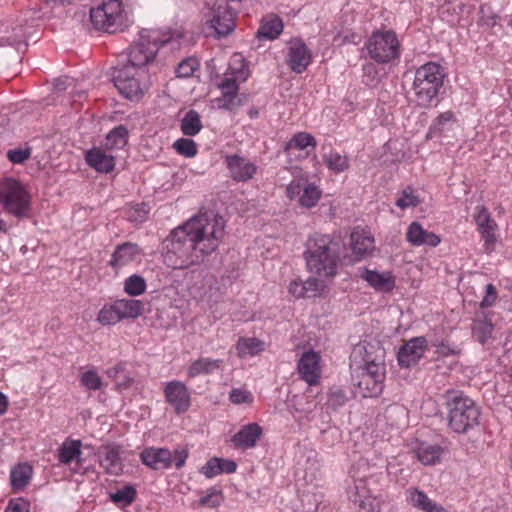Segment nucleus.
Returning a JSON list of instances; mask_svg holds the SVG:
<instances>
[{
	"mask_svg": "<svg viewBox=\"0 0 512 512\" xmlns=\"http://www.w3.org/2000/svg\"><path fill=\"white\" fill-rule=\"evenodd\" d=\"M224 226V219L213 213L192 217L164 239L165 262L174 269L201 265L218 248Z\"/></svg>",
	"mask_w": 512,
	"mask_h": 512,
	"instance_id": "f257e3e1",
	"label": "nucleus"
},
{
	"mask_svg": "<svg viewBox=\"0 0 512 512\" xmlns=\"http://www.w3.org/2000/svg\"><path fill=\"white\" fill-rule=\"evenodd\" d=\"M303 257L307 270L326 279L334 278L341 264V244L338 238L329 234L315 233L305 243Z\"/></svg>",
	"mask_w": 512,
	"mask_h": 512,
	"instance_id": "f03ea898",
	"label": "nucleus"
},
{
	"mask_svg": "<svg viewBox=\"0 0 512 512\" xmlns=\"http://www.w3.org/2000/svg\"><path fill=\"white\" fill-rule=\"evenodd\" d=\"M179 39L173 38L170 32L160 30H144L140 33L137 42L128 49L127 54L121 55L119 61L127 66L142 70L152 63L160 47L170 46L171 49L179 47Z\"/></svg>",
	"mask_w": 512,
	"mask_h": 512,
	"instance_id": "7ed1b4c3",
	"label": "nucleus"
},
{
	"mask_svg": "<svg viewBox=\"0 0 512 512\" xmlns=\"http://www.w3.org/2000/svg\"><path fill=\"white\" fill-rule=\"evenodd\" d=\"M443 398L450 430L458 434H466L479 425L480 408L463 391L449 389L444 393Z\"/></svg>",
	"mask_w": 512,
	"mask_h": 512,
	"instance_id": "20e7f679",
	"label": "nucleus"
},
{
	"mask_svg": "<svg viewBox=\"0 0 512 512\" xmlns=\"http://www.w3.org/2000/svg\"><path fill=\"white\" fill-rule=\"evenodd\" d=\"M444 77L441 65L435 62H428L417 68L412 91L418 106L428 107L437 99Z\"/></svg>",
	"mask_w": 512,
	"mask_h": 512,
	"instance_id": "39448f33",
	"label": "nucleus"
},
{
	"mask_svg": "<svg viewBox=\"0 0 512 512\" xmlns=\"http://www.w3.org/2000/svg\"><path fill=\"white\" fill-rule=\"evenodd\" d=\"M90 19L98 30L116 33L127 27L128 16L120 0H107L100 6L92 8Z\"/></svg>",
	"mask_w": 512,
	"mask_h": 512,
	"instance_id": "423d86ee",
	"label": "nucleus"
},
{
	"mask_svg": "<svg viewBox=\"0 0 512 512\" xmlns=\"http://www.w3.org/2000/svg\"><path fill=\"white\" fill-rule=\"evenodd\" d=\"M369 57L378 64H387L400 57V43L392 30L375 31L365 43Z\"/></svg>",
	"mask_w": 512,
	"mask_h": 512,
	"instance_id": "0eeeda50",
	"label": "nucleus"
},
{
	"mask_svg": "<svg viewBox=\"0 0 512 512\" xmlns=\"http://www.w3.org/2000/svg\"><path fill=\"white\" fill-rule=\"evenodd\" d=\"M2 201L4 210L19 218H27L31 210V197L17 180L7 179L2 183Z\"/></svg>",
	"mask_w": 512,
	"mask_h": 512,
	"instance_id": "6e6552de",
	"label": "nucleus"
},
{
	"mask_svg": "<svg viewBox=\"0 0 512 512\" xmlns=\"http://www.w3.org/2000/svg\"><path fill=\"white\" fill-rule=\"evenodd\" d=\"M142 70L127 66L118 61L113 67L112 80L120 94L129 100H136L143 94L140 84Z\"/></svg>",
	"mask_w": 512,
	"mask_h": 512,
	"instance_id": "1a4fd4ad",
	"label": "nucleus"
},
{
	"mask_svg": "<svg viewBox=\"0 0 512 512\" xmlns=\"http://www.w3.org/2000/svg\"><path fill=\"white\" fill-rule=\"evenodd\" d=\"M205 18L217 38L229 35L235 28V14L227 0H216L208 7Z\"/></svg>",
	"mask_w": 512,
	"mask_h": 512,
	"instance_id": "9d476101",
	"label": "nucleus"
},
{
	"mask_svg": "<svg viewBox=\"0 0 512 512\" xmlns=\"http://www.w3.org/2000/svg\"><path fill=\"white\" fill-rule=\"evenodd\" d=\"M428 348V341L424 336L413 337L406 341L397 353V361L400 367L410 368L416 365L424 356Z\"/></svg>",
	"mask_w": 512,
	"mask_h": 512,
	"instance_id": "9b49d317",
	"label": "nucleus"
},
{
	"mask_svg": "<svg viewBox=\"0 0 512 512\" xmlns=\"http://www.w3.org/2000/svg\"><path fill=\"white\" fill-rule=\"evenodd\" d=\"M163 393L166 402L173 407L177 414L188 411L191 397L187 386L183 382L179 380L166 382L164 384Z\"/></svg>",
	"mask_w": 512,
	"mask_h": 512,
	"instance_id": "f8f14e48",
	"label": "nucleus"
},
{
	"mask_svg": "<svg viewBox=\"0 0 512 512\" xmlns=\"http://www.w3.org/2000/svg\"><path fill=\"white\" fill-rule=\"evenodd\" d=\"M312 61V54L301 39H292L288 45L286 63L297 74L303 73Z\"/></svg>",
	"mask_w": 512,
	"mask_h": 512,
	"instance_id": "ddd939ff",
	"label": "nucleus"
},
{
	"mask_svg": "<svg viewBox=\"0 0 512 512\" xmlns=\"http://www.w3.org/2000/svg\"><path fill=\"white\" fill-rule=\"evenodd\" d=\"M122 448L117 443L102 444L97 452L100 466L107 474L119 475L123 471Z\"/></svg>",
	"mask_w": 512,
	"mask_h": 512,
	"instance_id": "4468645a",
	"label": "nucleus"
},
{
	"mask_svg": "<svg viewBox=\"0 0 512 512\" xmlns=\"http://www.w3.org/2000/svg\"><path fill=\"white\" fill-rule=\"evenodd\" d=\"M225 163L232 179L237 182L249 181L257 171V166L254 163L237 154L227 155Z\"/></svg>",
	"mask_w": 512,
	"mask_h": 512,
	"instance_id": "2eb2a0df",
	"label": "nucleus"
},
{
	"mask_svg": "<svg viewBox=\"0 0 512 512\" xmlns=\"http://www.w3.org/2000/svg\"><path fill=\"white\" fill-rule=\"evenodd\" d=\"M358 273L359 277L376 291L391 292L395 287V277L389 271L378 272L362 267L358 269Z\"/></svg>",
	"mask_w": 512,
	"mask_h": 512,
	"instance_id": "dca6fc26",
	"label": "nucleus"
},
{
	"mask_svg": "<svg viewBox=\"0 0 512 512\" xmlns=\"http://www.w3.org/2000/svg\"><path fill=\"white\" fill-rule=\"evenodd\" d=\"M319 361V355L313 350L305 352L298 361V372L301 378L310 386L318 383L320 377Z\"/></svg>",
	"mask_w": 512,
	"mask_h": 512,
	"instance_id": "f3484780",
	"label": "nucleus"
},
{
	"mask_svg": "<svg viewBox=\"0 0 512 512\" xmlns=\"http://www.w3.org/2000/svg\"><path fill=\"white\" fill-rule=\"evenodd\" d=\"M140 459L153 470H164L172 466V452L167 448H145L140 454Z\"/></svg>",
	"mask_w": 512,
	"mask_h": 512,
	"instance_id": "a211bd4d",
	"label": "nucleus"
},
{
	"mask_svg": "<svg viewBox=\"0 0 512 512\" xmlns=\"http://www.w3.org/2000/svg\"><path fill=\"white\" fill-rule=\"evenodd\" d=\"M261 435L262 428L257 423H250L234 434L231 442L235 448L246 450L253 448Z\"/></svg>",
	"mask_w": 512,
	"mask_h": 512,
	"instance_id": "6ab92c4d",
	"label": "nucleus"
},
{
	"mask_svg": "<svg viewBox=\"0 0 512 512\" xmlns=\"http://www.w3.org/2000/svg\"><path fill=\"white\" fill-rule=\"evenodd\" d=\"M406 239L413 246L427 245L436 247L441 241L438 235L427 231L416 221L408 226Z\"/></svg>",
	"mask_w": 512,
	"mask_h": 512,
	"instance_id": "aec40b11",
	"label": "nucleus"
},
{
	"mask_svg": "<svg viewBox=\"0 0 512 512\" xmlns=\"http://www.w3.org/2000/svg\"><path fill=\"white\" fill-rule=\"evenodd\" d=\"M222 96L218 99L219 107L232 110L240 105L239 86L235 77H225L219 84Z\"/></svg>",
	"mask_w": 512,
	"mask_h": 512,
	"instance_id": "412c9836",
	"label": "nucleus"
},
{
	"mask_svg": "<svg viewBox=\"0 0 512 512\" xmlns=\"http://www.w3.org/2000/svg\"><path fill=\"white\" fill-rule=\"evenodd\" d=\"M139 254L140 248L136 243H122L115 248L109 261V265L113 269L118 270L134 261Z\"/></svg>",
	"mask_w": 512,
	"mask_h": 512,
	"instance_id": "4be33fe9",
	"label": "nucleus"
},
{
	"mask_svg": "<svg viewBox=\"0 0 512 512\" xmlns=\"http://www.w3.org/2000/svg\"><path fill=\"white\" fill-rule=\"evenodd\" d=\"M87 164L100 173H110L115 167V158L100 148H91L85 154Z\"/></svg>",
	"mask_w": 512,
	"mask_h": 512,
	"instance_id": "5701e85b",
	"label": "nucleus"
},
{
	"mask_svg": "<svg viewBox=\"0 0 512 512\" xmlns=\"http://www.w3.org/2000/svg\"><path fill=\"white\" fill-rule=\"evenodd\" d=\"M406 495L409 504L423 512H449L417 488L408 489Z\"/></svg>",
	"mask_w": 512,
	"mask_h": 512,
	"instance_id": "b1692460",
	"label": "nucleus"
},
{
	"mask_svg": "<svg viewBox=\"0 0 512 512\" xmlns=\"http://www.w3.org/2000/svg\"><path fill=\"white\" fill-rule=\"evenodd\" d=\"M351 248L358 259L367 256L374 249V239L364 229H355L351 233Z\"/></svg>",
	"mask_w": 512,
	"mask_h": 512,
	"instance_id": "393cba45",
	"label": "nucleus"
},
{
	"mask_svg": "<svg viewBox=\"0 0 512 512\" xmlns=\"http://www.w3.org/2000/svg\"><path fill=\"white\" fill-rule=\"evenodd\" d=\"M354 386L357 387L358 393L364 397H378L383 392L384 384L378 380H374L371 376L359 373L353 377Z\"/></svg>",
	"mask_w": 512,
	"mask_h": 512,
	"instance_id": "a878e982",
	"label": "nucleus"
},
{
	"mask_svg": "<svg viewBox=\"0 0 512 512\" xmlns=\"http://www.w3.org/2000/svg\"><path fill=\"white\" fill-rule=\"evenodd\" d=\"M378 350L381 352V355H377L375 358L369 357L368 354L366 355L364 358L365 364L360 373L371 376L374 380H378L384 384L386 377V367L383 361L384 350L382 348Z\"/></svg>",
	"mask_w": 512,
	"mask_h": 512,
	"instance_id": "bb28decb",
	"label": "nucleus"
},
{
	"mask_svg": "<svg viewBox=\"0 0 512 512\" xmlns=\"http://www.w3.org/2000/svg\"><path fill=\"white\" fill-rule=\"evenodd\" d=\"M81 446L80 440L66 439L58 449V460L62 464H70L72 461L81 463Z\"/></svg>",
	"mask_w": 512,
	"mask_h": 512,
	"instance_id": "cd10ccee",
	"label": "nucleus"
},
{
	"mask_svg": "<svg viewBox=\"0 0 512 512\" xmlns=\"http://www.w3.org/2000/svg\"><path fill=\"white\" fill-rule=\"evenodd\" d=\"M222 364L221 359L199 358L190 364L187 374L190 378H195L201 374L208 375L219 369Z\"/></svg>",
	"mask_w": 512,
	"mask_h": 512,
	"instance_id": "c85d7f7f",
	"label": "nucleus"
},
{
	"mask_svg": "<svg viewBox=\"0 0 512 512\" xmlns=\"http://www.w3.org/2000/svg\"><path fill=\"white\" fill-rule=\"evenodd\" d=\"M443 449L439 445L421 443L416 450L418 460L424 465H432L440 461Z\"/></svg>",
	"mask_w": 512,
	"mask_h": 512,
	"instance_id": "c756f323",
	"label": "nucleus"
},
{
	"mask_svg": "<svg viewBox=\"0 0 512 512\" xmlns=\"http://www.w3.org/2000/svg\"><path fill=\"white\" fill-rule=\"evenodd\" d=\"M32 468L28 464H18L10 472V483L14 491L24 488L30 481Z\"/></svg>",
	"mask_w": 512,
	"mask_h": 512,
	"instance_id": "7c9ffc66",
	"label": "nucleus"
},
{
	"mask_svg": "<svg viewBox=\"0 0 512 512\" xmlns=\"http://www.w3.org/2000/svg\"><path fill=\"white\" fill-rule=\"evenodd\" d=\"M283 31V23L279 17H272L261 22L257 31L259 39L274 40Z\"/></svg>",
	"mask_w": 512,
	"mask_h": 512,
	"instance_id": "2f4dec72",
	"label": "nucleus"
},
{
	"mask_svg": "<svg viewBox=\"0 0 512 512\" xmlns=\"http://www.w3.org/2000/svg\"><path fill=\"white\" fill-rule=\"evenodd\" d=\"M128 141V130L124 125L113 128L105 137L104 147L109 150L123 148Z\"/></svg>",
	"mask_w": 512,
	"mask_h": 512,
	"instance_id": "473e14b6",
	"label": "nucleus"
},
{
	"mask_svg": "<svg viewBox=\"0 0 512 512\" xmlns=\"http://www.w3.org/2000/svg\"><path fill=\"white\" fill-rule=\"evenodd\" d=\"M115 303L122 320L126 318H137L142 314L144 309V305L140 300L119 299L116 300Z\"/></svg>",
	"mask_w": 512,
	"mask_h": 512,
	"instance_id": "72a5a7b5",
	"label": "nucleus"
},
{
	"mask_svg": "<svg viewBox=\"0 0 512 512\" xmlns=\"http://www.w3.org/2000/svg\"><path fill=\"white\" fill-rule=\"evenodd\" d=\"M181 131L185 136H195L202 129L200 115L196 110H189L181 120Z\"/></svg>",
	"mask_w": 512,
	"mask_h": 512,
	"instance_id": "f704fd0d",
	"label": "nucleus"
},
{
	"mask_svg": "<svg viewBox=\"0 0 512 512\" xmlns=\"http://www.w3.org/2000/svg\"><path fill=\"white\" fill-rule=\"evenodd\" d=\"M323 161L327 168L336 174L346 171L350 166L348 156L345 154L342 155L336 151H330L328 154L324 155Z\"/></svg>",
	"mask_w": 512,
	"mask_h": 512,
	"instance_id": "c9c22d12",
	"label": "nucleus"
},
{
	"mask_svg": "<svg viewBox=\"0 0 512 512\" xmlns=\"http://www.w3.org/2000/svg\"><path fill=\"white\" fill-rule=\"evenodd\" d=\"M366 482L363 479L356 480L354 483L355 502H359V506L367 512L375 511V499L368 495L366 491Z\"/></svg>",
	"mask_w": 512,
	"mask_h": 512,
	"instance_id": "e433bc0d",
	"label": "nucleus"
},
{
	"mask_svg": "<svg viewBox=\"0 0 512 512\" xmlns=\"http://www.w3.org/2000/svg\"><path fill=\"white\" fill-rule=\"evenodd\" d=\"M137 496L136 488L133 485H125L124 487L110 493V499L113 503L121 507L131 505Z\"/></svg>",
	"mask_w": 512,
	"mask_h": 512,
	"instance_id": "4c0bfd02",
	"label": "nucleus"
},
{
	"mask_svg": "<svg viewBox=\"0 0 512 512\" xmlns=\"http://www.w3.org/2000/svg\"><path fill=\"white\" fill-rule=\"evenodd\" d=\"M122 320L115 301L105 304L98 313L97 321L104 326L115 325Z\"/></svg>",
	"mask_w": 512,
	"mask_h": 512,
	"instance_id": "58836bf2",
	"label": "nucleus"
},
{
	"mask_svg": "<svg viewBox=\"0 0 512 512\" xmlns=\"http://www.w3.org/2000/svg\"><path fill=\"white\" fill-rule=\"evenodd\" d=\"M263 343L257 338H240L236 349L240 357L254 356L263 350Z\"/></svg>",
	"mask_w": 512,
	"mask_h": 512,
	"instance_id": "ea45409f",
	"label": "nucleus"
},
{
	"mask_svg": "<svg viewBox=\"0 0 512 512\" xmlns=\"http://www.w3.org/2000/svg\"><path fill=\"white\" fill-rule=\"evenodd\" d=\"M475 223L478 231L498 229V225L485 206H477Z\"/></svg>",
	"mask_w": 512,
	"mask_h": 512,
	"instance_id": "a19ab883",
	"label": "nucleus"
},
{
	"mask_svg": "<svg viewBox=\"0 0 512 512\" xmlns=\"http://www.w3.org/2000/svg\"><path fill=\"white\" fill-rule=\"evenodd\" d=\"M321 190L314 184H307L299 198L301 206L306 208L314 207L321 197Z\"/></svg>",
	"mask_w": 512,
	"mask_h": 512,
	"instance_id": "79ce46f5",
	"label": "nucleus"
},
{
	"mask_svg": "<svg viewBox=\"0 0 512 512\" xmlns=\"http://www.w3.org/2000/svg\"><path fill=\"white\" fill-rule=\"evenodd\" d=\"M5 33L8 35H3L1 37V45H20L25 42L26 32L21 24H17L11 27V32L6 29Z\"/></svg>",
	"mask_w": 512,
	"mask_h": 512,
	"instance_id": "37998d69",
	"label": "nucleus"
},
{
	"mask_svg": "<svg viewBox=\"0 0 512 512\" xmlns=\"http://www.w3.org/2000/svg\"><path fill=\"white\" fill-rule=\"evenodd\" d=\"M302 285L305 298L320 296L326 288L324 281L320 277H309L306 281H302Z\"/></svg>",
	"mask_w": 512,
	"mask_h": 512,
	"instance_id": "c03bdc74",
	"label": "nucleus"
},
{
	"mask_svg": "<svg viewBox=\"0 0 512 512\" xmlns=\"http://www.w3.org/2000/svg\"><path fill=\"white\" fill-rule=\"evenodd\" d=\"M316 144L317 143L313 135L306 132H298L287 143L286 149H289L290 147H295L299 150H304L309 146L315 148Z\"/></svg>",
	"mask_w": 512,
	"mask_h": 512,
	"instance_id": "a18cd8bd",
	"label": "nucleus"
},
{
	"mask_svg": "<svg viewBox=\"0 0 512 512\" xmlns=\"http://www.w3.org/2000/svg\"><path fill=\"white\" fill-rule=\"evenodd\" d=\"M420 204L419 197L414 193L411 187H406L397 198L395 205L404 210L414 208Z\"/></svg>",
	"mask_w": 512,
	"mask_h": 512,
	"instance_id": "49530a36",
	"label": "nucleus"
},
{
	"mask_svg": "<svg viewBox=\"0 0 512 512\" xmlns=\"http://www.w3.org/2000/svg\"><path fill=\"white\" fill-rule=\"evenodd\" d=\"M146 282L143 277L139 275H132L128 277L124 284L125 292L130 296H138L145 292Z\"/></svg>",
	"mask_w": 512,
	"mask_h": 512,
	"instance_id": "de8ad7c7",
	"label": "nucleus"
},
{
	"mask_svg": "<svg viewBox=\"0 0 512 512\" xmlns=\"http://www.w3.org/2000/svg\"><path fill=\"white\" fill-rule=\"evenodd\" d=\"M174 149L185 157H194L197 154V145L190 138H180L173 144Z\"/></svg>",
	"mask_w": 512,
	"mask_h": 512,
	"instance_id": "09e8293b",
	"label": "nucleus"
},
{
	"mask_svg": "<svg viewBox=\"0 0 512 512\" xmlns=\"http://www.w3.org/2000/svg\"><path fill=\"white\" fill-rule=\"evenodd\" d=\"M223 500L222 492L215 488H210L207 494L199 499V507L217 508Z\"/></svg>",
	"mask_w": 512,
	"mask_h": 512,
	"instance_id": "8fccbe9b",
	"label": "nucleus"
},
{
	"mask_svg": "<svg viewBox=\"0 0 512 512\" xmlns=\"http://www.w3.org/2000/svg\"><path fill=\"white\" fill-rule=\"evenodd\" d=\"M80 383L85 388L93 391L99 390L102 386L101 377L95 370H88L82 373Z\"/></svg>",
	"mask_w": 512,
	"mask_h": 512,
	"instance_id": "3c124183",
	"label": "nucleus"
},
{
	"mask_svg": "<svg viewBox=\"0 0 512 512\" xmlns=\"http://www.w3.org/2000/svg\"><path fill=\"white\" fill-rule=\"evenodd\" d=\"M198 68V61L195 58H186L182 60L176 70V76L179 78H187L190 77L194 71Z\"/></svg>",
	"mask_w": 512,
	"mask_h": 512,
	"instance_id": "603ef678",
	"label": "nucleus"
},
{
	"mask_svg": "<svg viewBox=\"0 0 512 512\" xmlns=\"http://www.w3.org/2000/svg\"><path fill=\"white\" fill-rule=\"evenodd\" d=\"M149 212L148 205L146 203H140L132 207L126 212V218L131 222H143Z\"/></svg>",
	"mask_w": 512,
	"mask_h": 512,
	"instance_id": "864d4df0",
	"label": "nucleus"
},
{
	"mask_svg": "<svg viewBox=\"0 0 512 512\" xmlns=\"http://www.w3.org/2000/svg\"><path fill=\"white\" fill-rule=\"evenodd\" d=\"M496 230L497 229L478 231L480 233L481 239L484 242L483 251L486 254H491L495 250L496 243L498 241L495 233Z\"/></svg>",
	"mask_w": 512,
	"mask_h": 512,
	"instance_id": "5fc2aeb1",
	"label": "nucleus"
},
{
	"mask_svg": "<svg viewBox=\"0 0 512 512\" xmlns=\"http://www.w3.org/2000/svg\"><path fill=\"white\" fill-rule=\"evenodd\" d=\"M7 159L13 164H21L31 156V148H16L7 151Z\"/></svg>",
	"mask_w": 512,
	"mask_h": 512,
	"instance_id": "6e6d98bb",
	"label": "nucleus"
},
{
	"mask_svg": "<svg viewBox=\"0 0 512 512\" xmlns=\"http://www.w3.org/2000/svg\"><path fill=\"white\" fill-rule=\"evenodd\" d=\"M200 473L209 479L221 474L220 458L213 457L209 459L206 464L200 468Z\"/></svg>",
	"mask_w": 512,
	"mask_h": 512,
	"instance_id": "4d7b16f0",
	"label": "nucleus"
},
{
	"mask_svg": "<svg viewBox=\"0 0 512 512\" xmlns=\"http://www.w3.org/2000/svg\"><path fill=\"white\" fill-rule=\"evenodd\" d=\"M172 452V465L181 469L189 456V449L186 446L178 445Z\"/></svg>",
	"mask_w": 512,
	"mask_h": 512,
	"instance_id": "13d9d810",
	"label": "nucleus"
},
{
	"mask_svg": "<svg viewBox=\"0 0 512 512\" xmlns=\"http://www.w3.org/2000/svg\"><path fill=\"white\" fill-rule=\"evenodd\" d=\"M229 399L233 404H243V403H252L253 402V396L252 394L244 389L240 388H234L231 390L229 394Z\"/></svg>",
	"mask_w": 512,
	"mask_h": 512,
	"instance_id": "bf43d9fd",
	"label": "nucleus"
},
{
	"mask_svg": "<svg viewBox=\"0 0 512 512\" xmlns=\"http://www.w3.org/2000/svg\"><path fill=\"white\" fill-rule=\"evenodd\" d=\"M347 401L346 393L341 389H335L328 394V405L337 408L343 406Z\"/></svg>",
	"mask_w": 512,
	"mask_h": 512,
	"instance_id": "052dcab7",
	"label": "nucleus"
},
{
	"mask_svg": "<svg viewBox=\"0 0 512 512\" xmlns=\"http://www.w3.org/2000/svg\"><path fill=\"white\" fill-rule=\"evenodd\" d=\"M30 503L24 498L11 499L5 509V512H29Z\"/></svg>",
	"mask_w": 512,
	"mask_h": 512,
	"instance_id": "680f3d73",
	"label": "nucleus"
},
{
	"mask_svg": "<svg viewBox=\"0 0 512 512\" xmlns=\"http://www.w3.org/2000/svg\"><path fill=\"white\" fill-rule=\"evenodd\" d=\"M454 119V114L451 111L441 113L433 122L430 127V131L440 132L443 130L446 123L451 122Z\"/></svg>",
	"mask_w": 512,
	"mask_h": 512,
	"instance_id": "e2e57ef3",
	"label": "nucleus"
},
{
	"mask_svg": "<svg viewBox=\"0 0 512 512\" xmlns=\"http://www.w3.org/2000/svg\"><path fill=\"white\" fill-rule=\"evenodd\" d=\"M492 330L493 325L486 322H482L476 327L478 339L482 344L490 337Z\"/></svg>",
	"mask_w": 512,
	"mask_h": 512,
	"instance_id": "0e129e2a",
	"label": "nucleus"
},
{
	"mask_svg": "<svg viewBox=\"0 0 512 512\" xmlns=\"http://www.w3.org/2000/svg\"><path fill=\"white\" fill-rule=\"evenodd\" d=\"M288 291L293 297L297 299L305 298V292H303V285L300 279L290 282Z\"/></svg>",
	"mask_w": 512,
	"mask_h": 512,
	"instance_id": "69168bd1",
	"label": "nucleus"
},
{
	"mask_svg": "<svg viewBox=\"0 0 512 512\" xmlns=\"http://www.w3.org/2000/svg\"><path fill=\"white\" fill-rule=\"evenodd\" d=\"M125 372V364L120 362L117 363L115 366L109 368L106 370L107 376L115 381L117 384V381L119 380L120 376Z\"/></svg>",
	"mask_w": 512,
	"mask_h": 512,
	"instance_id": "338daca9",
	"label": "nucleus"
},
{
	"mask_svg": "<svg viewBox=\"0 0 512 512\" xmlns=\"http://www.w3.org/2000/svg\"><path fill=\"white\" fill-rule=\"evenodd\" d=\"M486 296L481 301L482 307H489L492 306V304L496 300V289L492 284H488L486 286Z\"/></svg>",
	"mask_w": 512,
	"mask_h": 512,
	"instance_id": "774afa93",
	"label": "nucleus"
}]
</instances>
